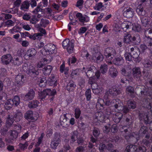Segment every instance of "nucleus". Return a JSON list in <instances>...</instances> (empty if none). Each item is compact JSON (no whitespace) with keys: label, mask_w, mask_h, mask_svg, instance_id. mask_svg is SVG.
Masks as SVG:
<instances>
[{"label":"nucleus","mask_w":152,"mask_h":152,"mask_svg":"<svg viewBox=\"0 0 152 152\" xmlns=\"http://www.w3.org/2000/svg\"><path fill=\"white\" fill-rule=\"evenodd\" d=\"M23 70L27 75L34 77L39 75L38 69H36L33 64L24 63L22 66Z\"/></svg>","instance_id":"f257e3e1"},{"label":"nucleus","mask_w":152,"mask_h":152,"mask_svg":"<svg viewBox=\"0 0 152 152\" xmlns=\"http://www.w3.org/2000/svg\"><path fill=\"white\" fill-rule=\"evenodd\" d=\"M136 90L140 92L141 96L143 97H149L152 99V89L147 88L144 86H138L136 87Z\"/></svg>","instance_id":"f03ea898"},{"label":"nucleus","mask_w":152,"mask_h":152,"mask_svg":"<svg viewBox=\"0 0 152 152\" xmlns=\"http://www.w3.org/2000/svg\"><path fill=\"white\" fill-rule=\"evenodd\" d=\"M104 54L106 57V59L109 61L108 62L111 64L112 62L111 61L115 57L116 54V52L114 49L108 48L104 50Z\"/></svg>","instance_id":"7ed1b4c3"},{"label":"nucleus","mask_w":152,"mask_h":152,"mask_svg":"<svg viewBox=\"0 0 152 152\" xmlns=\"http://www.w3.org/2000/svg\"><path fill=\"white\" fill-rule=\"evenodd\" d=\"M56 93V91L55 90H53L52 91H51L50 89H45L39 93V99H41V101H44V99H45V98L47 96H53Z\"/></svg>","instance_id":"20e7f679"},{"label":"nucleus","mask_w":152,"mask_h":152,"mask_svg":"<svg viewBox=\"0 0 152 152\" xmlns=\"http://www.w3.org/2000/svg\"><path fill=\"white\" fill-rule=\"evenodd\" d=\"M139 119L140 120H143L145 124H149L150 129L152 131V121L151 118L147 113H140L139 114Z\"/></svg>","instance_id":"39448f33"},{"label":"nucleus","mask_w":152,"mask_h":152,"mask_svg":"<svg viewBox=\"0 0 152 152\" xmlns=\"http://www.w3.org/2000/svg\"><path fill=\"white\" fill-rule=\"evenodd\" d=\"M96 68L94 66H92L89 68L86 69L83 67L82 69L83 72H84L86 74V75L88 77H92L94 75V72L96 71Z\"/></svg>","instance_id":"423d86ee"},{"label":"nucleus","mask_w":152,"mask_h":152,"mask_svg":"<svg viewBox=\"0 0 152 152\" xmlns=\"http://www.w3.org/2000/svg\"><path fill=\"white\" fill-rule=\"evenodd\" d=\"M123 11L124 17L129 18H132L134 13V10L130 7L124 8Z\"/></svg>","instance_id":"0eeeda50"},{"label":"nucleus","mask_w":152,"mask_h":152,"mask_svg":"<svg viewBox=\"0 0 152 152\" xmlns=\"http://www.w3.org/2000/svg\"><path fill=\"white\" fill-rule=\"evenodd\" d=\"M60 142L59 135L57 133H55L53 140L51 142L50 144L51 148L53 149H56L60 143Z\"/></svg>","instance_id":"6e6552de"},{"label":"nucleus","mask_w":152,"mask_h":152,"mask_svg":"<svg viewBox=\"0 0 152 152\" xmlns=\"http://www.w3.org/2000/svg\"><path fill=\"white\" fill-rule=\"evenodd\" d=\"M35 92L33 89H30L28 92L25 95H22V97L25 101H28L32 99L34 97Z\"/></svg>","instance_id":"1a4fd4ad"},{"label":"nucleus","mask_w":152,"mask_h":152,"mask_svg":"<svg viewBox=\"0 0 152 152\" xmlns=\"http://www.w3.org/2000/svg\"><path fill=\"white\" fill-rule=\"evenodd\" d=\"M111 106H114L116 109H121V106L123 105V103L118 99H115L112 100L110 102Z\"/></svg>","instance_id":"9d476101"},{"label":"nucleus","mask_w":152,"mask_h":152,"mask_svg":"<svg viewBox=\"0 0 152 152\" xmlns=\"http://www.w3.org/2000/svg\"><path fill=\"white\" fill-rule=\"evenodd\" d=\"M76 17L79 19V21L82 23L83 25H85L84 23L88 22L89 20V18L85 15L83 16V15L80 13H78L76 15Z\"/></svg>","instance_id":"9b49d317"},{"label":"nucleus","mask_w":152,"mask_h":152,"mask_svg":"<svg viewBox=\"0 0 152 152\" xmlns=\"http://www.w3.org/2000/svg\"><path fill=\"white\" fill-rule=\"evenodd\" d=\"M16 82L19 86H22L25 80L24 76L21 74L18 75L15 77Z\"/></svg>","instance_id":"f8f14e48"},{"label":"nucleus","mask_w":152,"mask_h":152,"mask_svg":"<svg viewBox=\"0 0 152 152\" xmlns=\"http://www.w3.org/2000/svg\"><path fill=\"white\" fill-rule=\"evenodd\" d=\"M136 12L139 16H145L146 14V11L144 7L141 4L139 5L137 7Z\"/></svg>","instance_id":"ddd939ff"},{"label":"nucleus","mask_w":152,"mask_h":152,"mask_svg":"<svg viewBox=\"0 0 152 152\" xmlns=\"http://www.w3.org/2000/svg\"><path fill=\"white\" fill-rule=\"evenodd\" d=\"M24 118L27 120H30L34 121L37 120V117L33 116V112L31 110L27 111L24 114Z\"/></svg>","instance_id":"4468645a"},{"label":"nucleus","mask_w":152,"mask_h":152,"mask_svg":"<svg viewBox=\"0 0 152 152\" xmlns=\"http://www.w3.org/2000/svg\"><path fill=\"white\" fill-rule=\"evenodd\" d=\"M131 43L134 45H138L141 42V38L140 36L138 34L132 36L131 38Z\"/></svg>","instance_id":"2eb2a0df"},{"label":"nucleus","mask_w":152,"mask_h":152,"mask_svg":"<svg viewBox=\"0 0 152 152\" xmlns=\"http://www.w3.org/2000/svg\"><path fill=\"white\" fill-rule=\"evenodd\" d=\"M134 76L137 79H140L142 76L140 68L139 67L134 68L132 69Z\"/></svg>","instance_id":"dca6fc26"},{"label":"nucleus","mask_w":152,"mask_h":152,"mask_svg":"<svg viewBox=\"0 0 152 152\" xmlns=\"http://www.w3.org/2000/svg\"><path fill=\"white\" fill-rule=\"evenodd\" d=\"M108 91L110 93V95L115 97L121 93V90L115 87H113L109 89Z\"/></svg>","instance_id":"f3484780"},{"label":"nucleus","mask_w":152,"mask_h":152,"mask_svg":"<svg viewBox=\"0 0 152 152\" xmlns=\"http://www.w3.org/2000/svg\"><path fill=\"white\" fill-rule=\"evenodd\" d=\"M124 38L123 39V42L127 44H131V38L132 36L128 32H127L124 33Z\"/></svg>","instance_id":"a211bd4d"},{"label":"nucleus","mask_w":152,"mask_h":152,"mask_svg":"<svg viewBox=\"0 0 152 152\" xmlns=\"http://www.w3.org/2000/svg\"><path fill=\"white\" fill-rule=\"evenodd\" d=\"M12 59L11 55L10 54H8L2 56L1 61L4 64H7L11 61Z\"/></svg>","instance_id":"6ab92c4d"},{"label":"nucleus","mask_w":152,"mask_h":152,"mask_svg":"<svg viewBox=\"0 0 152 152\" xmlns=\"http://www.w3.org/2000/svg\"><path fill=\"white\" fill-rule=\"evenodd\" d=\"M78 135V132L77 131H74L71 133L70 136V142L71 143H73L77 140Z\"/></svg>","instance_id":"aec40b11"},{"label":"nucleus","mask_w":152,"mask_h":152,"mask_svg":"<svg viewBox=\"0 0 152 152\" xmlns=\"http://www.w3.org/2000/svg\"><path fill=\"white\" fill-rule=\"evenodd\" d=\"M37 53L36 50L34 48H31L28 50L24 55V57L26 58L28 57V58H33L36 55Z\"/></svg>","instance_id":"412c9836"},{"label":"nucleus","mask_w":152,"mask_h":152,"mask_svg":"<svg viewBox=\"0 0 152 152\" xmlns=\"http://www.w3.org/2000/svg\"><path fill=\"white\" fill-rule=\"evenodd\" d=\"M143 16L142 17H140V20L143 26H146L149 24V23H150V21L151 18L148 16L145 15Z\"/></svg>","instance_id":"4be33fe9"},{"label":"nucleus","mask_w":152,"mask_h":152,"mask_svg":"<svg viewBox=\"0 0 152 152\" xmlns=\"http://www.w3.org/2000/svg\"><path fill=\"white\" fill-rule=\"evenodd\" d=\"M131 23L126 21H124L121 25V27L124 31L126 32L127 30L130 29Z\"/></svg>","instance_id":"5701e85b"},{"label":"nucleus","mask_w":152,"mask_h":152,"mask_svg":"<svg viewBox=\"0 0 152 152\" xmlns=\"http://www.w3.org/2000/svg\"><path fill=\"white\" fill-rule=\"evenodd\" d=\"M118 73V72L116 69L113 66H112L109 69L108 74L110 76L113 78L116 77Z\"/></svg>","instance_id":"b1692460"},{"label":"nucleus","mask_w":152,"mask_h":152,"mask_svg":"<svg viewBox=\"0 0 152 152\" xmlns=\"http://www.w3.org/2000/svg\"><path fill=\"white\" fill-rule=\"evenodd\" d=\"M56 48V47L54 45L50 44L46 45V50L49 54H52L54 52Z\"/></svg>","instance_id":"393cba45"},{"label":"nucleus","mask_w":152,"mask_h":152,"mask_svg":"<svg viewBox=\"0 0 152 152\" xmlns=\"http://www.w3.org/2000/svg\"><path fill=\"white\" fill-rule=\"evenodd\" d=\"M76 86V85L75 82L72 80H70L68 83L66 87V89L69 91H72L75 88Z\"/></svg>","instance_id":"a878e982"},{"label":"nucleus","mask_w":152,"mask_h":152,"mask_svg":"<svg viewBox=\"0 0 152 152\" xmlns=\"http://www.w3.org/2000/svg\"><path fill=\"white\" fill-rule=\"evenodd\" d=\"M124 59L121 56L115 58L113 61V63L115 65L119 66L122 65L124 63Z\"/></svg>","instance_id":"bb28decb"},{"label":"nucleus","mask_w":152,"mask_h":152,"mask_svg":"<svg viewBox=\"0 0 152 152\" xmlns=\"http://www.w3.org/2000/svg\"><path fill=\"white\" fill-rule=\"evenodd\" d=\"M131 69H130L122 68L121 74L124 76L129 77L131 75Z\"/></svg>","instance_id":"cd10ccee"},{"label":"nucleus","mask_w":152,"mask_h":152,"mask_svg":"<svg viewBox=\"0 0 152 152\" xmlns=\"http://www.w3.org/2000/svg\"><path fill=\"white\" fill-rule=\"evenodd\" d=\"M30 2L28 0H26L23 2L20 6V9L24 11L28 10L30 6Z\"/></svg>","instance_id":"c85d7f7f"},{"label":"nucleus","mask_w":152,"mask_h":152,"mask_svg":"<svg viewBox=\"0 0 152 152\" xmlns=\"http://www.w3.org/2000/svg\"><path fill=\"white\" fill-rule=\"evenodd\" d=\"M126 92L131 97L134 98L135 96V94L134 93V88L131 86H128L126 88Z\"/></svg>","instance_id":"c756f323"},{"label":"nucleus","mask_w":152,"mask_h":152,"mask_svg":"<svg viewBox=\"0 0 152 152\" xmlns=\"http://www.w3.org/2000/svg\"><path fill=\"white\" fill-rule=\"evenodd\" d=\"M13 118L15 122H18L22 119L23 115L21 112H17L15 113Z\"/></svg>","instance_id":"7c9ffc66"},{"label":"nucleus","mask_w":152,"mask_h":152,"mask_svg":"<svg viewBox=\"0 0 152 152\" xmlns=\"http://www.w3.org/2000/svg\"><path fill=\"white\" fill-rule=\"evenodd\" d=\"M52 70V67L50 65H47L44 67L43 69V73L45 75H49Z\"/></svg>","instance_id":"2f4dec72"},{"label":"nucleus","mask_w":152,"mask_h":152,"mask_svg":"<svg viewBox=\"0 0 152 152\" xmlns=\"http://www.w3.org/2000/svg\"><path fill=\"white\" fill-rule=\"evenodd\" d=\"M13 118L12 116H10V115H8L6 121V126H7V127L10 128L11 126H13V124L15 120Z\"/></svg>","instance_id":"473e14b6"},{"label":"nucleus","mask_w":152,"mask_h":152,"mask_svg":"<svg viewBox=\"0 0 152 152\" xmlns=\"http://www.w3.org/2000/svg\"><path fill=\"white\" fill-rule=\"evenodd\" d=\"M39 101L37 100H33L29 102L28 106L30 109L34 108L38 106Z\"/></svg>","instance_id":"72a5a7b5"},{"label":"nucleus","mask_w":152,"mask_h":152,"mask_svg":"<svg viewBox=\"0 0 152 152\" xmlns=\"http://www.w3.org/2000/svg\"><path fill=\"white\" fill-rule=\"evenodd\" d=\"M144 42L149 50H152V39L144 37Z\"/></svg>","instance_id":"f704fd0d"},{"label":"nucleus","mask_w":152,"mask_h":152,"mask_svg":"<svg viewBox=\"0 0 152 152\" xmlns=\"http://www.w3.org/2000/svg\"><path fill=\"white\" fill-rule=\"evenodd\" d=\"M136 150V145L131 144L126 146L125 151L127 152H135Z\"/></svg>","instance_id":"c9c22d12"},{"label":"nucleus","mask_w":152,"mask_h":152,"mask_svg":"<svg viewBox=\"0 0 152 152\" xmlns=\"http://www.w3.org/2000/svg\"><path fill=\"white\" fill-rule=\"evenodd\" d=\"M13 105V102L12 99H9L5 103L4 107L6 110H9L12 107Z\"/></svg>","instance_id":"e433bc0d"},{"label":"nucleus","mask_w":152,"mask_h":152,"mask_svg":"<svg viewBox=\"0 0 152 152\" xmlns=\"http://www.w3.org/2000/svg\"><path fill=\"white\" fill-rule=\"evenodd\" d=\"M23 60L21 57L19 56L13 59V63L17 66L20 65L23 63Z\"/></svg>","instance_id":"4c0bfd02"},{"label":"nucleus","mask_w":152,"mask_h":152,"mask_svg":"<svg viewBox=\"0 0 152 152\" xmlns=\"http://www.w3.org/2000/svg\"><path fill=\"white\" fill-rule=\"evenodd\" d=\"M28 37L33 40H40L41 38V35L40 34L37 33L34 34L33 35L30 34Z\"/></svg>","instance_id":"58836bf2"},{"label":"nucleus","mask_w":152,"mask_h":152,"mask_svg":"<svg viewBox=\"0 0 152 152\" xmlns=\"http://www.w3.org/2000/svg\"><path fill=\"white\" fill-rule=\"evenodd\" d=\"M123 116L122 114L117 113L115 114V116L114 118V121L116 123H118L122 119Z\"/></svg>","instance_id":"ea45409f"},{"label":"nucleus","mask_w":152,"mask_h":152,"mask_svg":"<svg viewBox=\"0 0 152 152\" xmlns=\"http://www.w3.org/2000/svg\"><path fill=\"white\" fill-rule=\"evenodd\" d=\"M148 133V129L147 126L144 125L140 127L139 131V134L141 135H144Z\"/></svg>","instance_id":"a19ab883"},{"label":"nucleus","mask_w":152,"mask_h":152,"mask_svg":"<svg viewBox=\"0 0 152 152\" xmlns=\"http://www.w3.org/2000/svg\"><path fill=\"white\" fill-rule=\"evenodd\" d=\"M95 58L96 62H100L103 60V56L99 53H95Z\"/></svg>","instance_id":"79ce46f5"},{"label":"nucleus","mask_w":152,"mask_h":152,"mask_svg":"<svg viewBox=\"0 0 152 152\" xmlns=\"http://www.w3.org/2000/svg\"><path fill=\"white\" fill-rule=\"evenodd\" d=\"M144 34L145 37H144L152 39V29H148L145 30Z\"/></svg>","instance_id":"37998d69"},{"label":"nucleus","mask_w":152,"mask_h":152,"mask_svg":"<svg viewBox=\"0 0 152 152\" xmlns=\"http://www.w3.org/2000/svg\"><path fill=\"white\" fill-rule=\"evenodd\" d=\"M151 102L150 99L148 97H145L143 99V104H144L145 107L147 108V107L149 105V106L152 104V99Z\"/></svg>","instance_id":"c03bdc74"},{"label":"nucleus","mask_w":152,"mask_h":152,"mask_svg":"<svg viewBox=\"0 0 152 152\" xmlns=\"http://www.w3.org/2000/svg\"><path fill=\"white\" fill-rule=\"evenodd\" d=\"M57 80L54 76H52L49 80V84L50 86H53L54 87L57 86Z\"/></svg>","instance_id":"a18cd8bd"},{"label":"nucleus","mask_w":152,"mask_h":152,"mask_svg":"<svg viewBox=\"0 0 152 152\" xmlns=\"http://www.w3.org/2000/svg\"><path fill=\"white\" fill-rule=\"evenodd\" d=\"M74 47V44L72 41H71L69 44L65 48H66L67 50L69 53H71L73 52Z\"/></svg>","instance_id":"49530a36"},{"label":"nucleus","mask_w":152,"mask_h":152,"mask_svg":"<svg viewBox=\"0 0 152 152\" xmlns=\"http://www.w3.org/2000/svg\"><path fill=\"white\" fill-rule=\"evenodd\" d=\"M18 135V132L15 130H12L11 131L10 137L11 139H16Z\"/></svg>","instance_id":"de8ad7c7"},{"label":"nucleus","mask_w":152,"mask_h":152,"mask_svg":"<svg viewBox=\"0 0 152 152\" xmlns=\"http://www.w3.org/2000/svg\"><path fill=\"white\" fill-rule=\"evenodd\" d=\"M127 105L129 109H134L136 107V102L132 100H129L127 102Z\"/></svg>","instance_id":"09e8293b"},{"label":"nucleus","mask_w":152,"mask_h":152,"mask_svg":"<svg viewBox=\"0 0 152 152\" xmlns=\"http://www.w3.org/2000/svg\"><path fill=\"white\" fill-rule=\"evenodd\" d=\"M143 64L145 67H150L152 66V62L149 60H145L143 62Z\"/></svg>","instance_id":"8fccbe9b"},{"label":"nucleus","mask_w":152,"mask_h":152,"mask_svg":"<svg viewBox=\"0 0 152 152\" xmlns=\"http://www.w3.org/2000/svg\"><path fill=\"white\" fill-rule=\"evenodd\" d=\"M124 56L126 61H132V55L130 53L127 52H125Z\"/></svg>","instance_id":"3c124183"},{"label":"nucleus","mask_w":152,"mask_h":152,"mask_svg":"<svg viewBox=\"0 0 152 152\" xmlns=\"http://www.w3.org/2000/svg\"><path fill=\"white\" fill-rule=\"evenodd\" d=\"M49 21L46 19H41L40 22L41 26L44 28L46 26L49 24Z\"/></svg>","instance_id":"603ef678"},{"label":"nucleus","mask_w":152,"mask_h":152,"mask_svg":"<svg viewBox=\"0 0 152 152\" xmlns=\"http://www.w3.org/2000/svg\"><path fill=\"white\" fill-rule=\"evenodd\" d=\"M14 105L16 106H18L20 102V98L18 96H15L12 99Z\"/></svg>","instance_id":"864d4df0"},{"label":"nucleus","mask_w":152,"mask_h":152,"mask_svg":"<svg viewBox=\"0 0 152 152\" xmlns=\"http://www.w3.org/2000/svg\"><path fill=\"white\" fill-rule=\"evenodd\" d=\"M107 66L106 64H104L101 65L100 70L101 73L104 74L107 72Z\"/></svg>","instance_id":"5fc2aeb1"},{"label":"nucleus","mask_w":152,"mask_h":152,"mask_svg":"<svg viewBox=\"0 0 152 152\" xmlns=\"http://www.w3.org/2000/svg\"><path fill=\"white\" fill-rule=\"evenodd\" d=\"M121 109H118V110H121L124 113L126 114L129 111L130 109L128 106L126 105L124 106H121Z\"/></svg>","instance_id":"6e6d98bb"},{"label":"nucleus","mask_w":152,"mask_h":152,"mask_svg":"<svg viewBox=\"0 0 152 152\" xmlns=\"http://www.w3.org/2000/svg\"><path fill=\"white\" fill-rule=\"evenodd\" d=\"M9 128L7 127V126L2 127L0 131L1 134L2 136H5L7 134Z\"/></svg>","instance_id":"4d7b16f0"},{"label":"nucleus","mask_w":152,"mask_h":152,"mask_svg":"<svg viewBox=\"0 0 152 152\" xmlns=\"http://www.w3.org/2000/svg\"><path fill=\"white\" fill-rule=\"evenodd\" d=\"M79 70L80 69H77L72 71L71 74V76L72 78L79 75Z\"/></svg>","instance_id":"13d9d810"},{"label":"nucleus","mask_w":152,"mask_h":152,"mask_svg":"<svg viewBox=\"0 0 152 152\" xmlns=\"http://www.w3.org/2000/svg\"><path fill=\"white\" fill-rule=\"evenodd\" d=\"M85 96L86 100L88 101L90 100L91 98V90L90 89H88L85 92Z\"/></svg>","instance_id":"bf43d9fd"},{"label":"nucleus","mask_w":152,"mask_h":152,"mask_svg":"<svg viewBox=\"0 0 152 152\" xmlns=\"http://www.w3.org/2000/svg\"><path fill=\"white\" fill-rule=\"evenodd\" d=\"M136 152H146V147L144 146H136Z\"/></svg>","instance_id":"052dcab7"},{"label":"nucleus","mask_w":152,"mask_h":152,"mask_svg":"<svg viewBox=\"0 0 152 152\" xmlns=\"http://www.w3.org/2000/svg\"><path fill=\"white\" fill-rule=\"evenodd\" d=\"M89 80H88V83L91 85H95L97 86V85L96 84H95L96 83V79L95 77H89Z\"/></svg>","instance_id":"680f3d73"},{"label":"nucleus","mask_w":152,"mask_h":152,"mask_svg":"<svg viewBox=\"0 0 152 152\" xmlns=\"http://www.w3.org/2000/svg\"><path fill=\"white\" fill-rule=\"evenodd\" d=\"M7 99L6 94L2 90H0V100L5 101Z\"/></svg>","instance_id":"e2e57ef3"},{"label":"nucleus","mask_w":152,"mask_h":152,"mask_svg":"<svg viewBox=\"0 0 152 152\" xmlns=\"http://www.w3.org/2000/svg\"><path fill=\"white\" fill-rule=\"evenodd\" d=\"M142 74L143 77L145 79L150 77L151 75V73L149 71L144 69L142 72Z\"/></svg>","instance_id":"0e129e2a"},{"label":"nucleus","mask_w":152,"mask_h":152,"mask_svg":"<svg viewBox=\"0 0 152 152\" xmlns=\"http://www.w3.org/2000/svg\"><path fill=\"white\" fill-rule=\"evenodd\" d=\"M21 28L20 26H15L12 29L10 30V32L12 34H14L15 33L19 32V30Z\"/></svg>","instance_id":"69168bd1"},{"label":"nucleus","mask_w":152,"mask_h":152,"mask_svg":"<svg viewBox=\"0 0 152 152\" xmlns=\"http://www.w3.org/2000/svg\"><path fill=\"white\" fill-rule=\"evenodd\" d=\"M29 20L30 22L32 24H35L38 21L35 15H33L31 17Z\"/></svg>","instance_id":"338daca9"},{"label":"nucleus","mask_w":152,"mask_h":152,"mask_svg":"<svg viewBox=\"0 0 152 152\" xmlns=\"http://www.w3.org/2000/svg\"><path fill=\"white\" fill-rule=\"evenodd\" d=\"M76 61L77 59L74 56H72L69 58L68 63L69 65H70V63L71 64H74L76 62Z\"/></svg>","instance_id":"774afa93"}]
</instances>
